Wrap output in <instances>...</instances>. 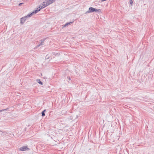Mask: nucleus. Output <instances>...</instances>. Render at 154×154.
Returning a JSON list of instances; mask_svg holds the SVG:
<instances>
[{"instance_id": "obj_1", "label": "nucleus", "mask_w": 154, "mask_h": 154, "mask_svg": "<svg viewBox=\"0 0 154 154\" xmlns=\"http://www.w3.org/2000/svg\"><path fill=\"white\" fill-rule=\"evenodd\" d=\"M41 9L40 8L39 9L38 8H37V9L34 11L32 12L31 14H28V16L29 17H31L34 14H36L37 13L38 11H40Z\"/></svg>"}, {"instance_id": "obj_2", "label": "nucleus", "mask_w": 154, "mask_h": 154, "mask_svg": "<svg viewBox=\"0 0 154 154\" xmlns=\"http://www.w3.org/2000/svg\"><path fill=\"white\" fill-rule=\"evenodd\" d=\"M27 17H29L28 15L27 16H25L20 19V23L21 24H23L25 20H26V18Z\"/></svg>"}, {"instance_id": "obj_3", "label": "nucleus", "mask_w": 154, "mask_h": 154, "mask_svg": "<svg viewBox=\"0 0 154 154\" xmlns=\"http://www.w3.org/2000/svg\"><path fill=\"white\" fill-rule=\"evenodd\" d=\"M42 6H41V5L40 6H39L38 8H40V7H41L40 8L41 9H42L48 5V4H47V2H44L42 3Z\"/></svg>"}, {"instance_id": "obj_4", "label": "nucleus", "mask_w": 154, "mask_h": 154, "mask_svg": "<svg viewBox=\"0 0 154 154\" xmlns=\"http://www.w3.org/2000/svg\"><path fill=\"white\" fill-rule=\"evenodd\" d=\"M95 10L94 8L93 7H90L89 9V10L86 12L85 14L94 12V11H95Z\"/></svg>"}, {"instance_id": "obj_5", "label": "nucleus", "mask_w": 154, "mask_h": 154, "mask_svg": "<svg viewBox=\"0 0 154 154\" xmlns=\"http://www.w3.org/2000/svg\"><path fill=\"white\" fill-rule=\"evenodd\" d=\"M20 149L21 151H25L26 150H29V149L26 146H23L20 147Z\"/></svg>"}, {"instance_id": "obj_6", "label": "nucleus", "mask_w": 154, "mask_h": 154, "mask_svg": "<svg viewBox=\"0 0 154 154\" xmlns=\"http://www.w3.org/2000/svg\"><path fill=\"white\" fill-rule=\"evenodd\" d=\"M55 0H47V2H46L48 5H49L50 4L54 2Z\"/></svg>"}, {"instance_id": "obj_7", "label": "nucleus", "mask_w": 154, "mask_h": 154, "mask_svg": "<svg viewBox=\"0 0 154 154\" xmlns=\"http://www.w3.org/2000/svg\"><path fill=\"white\" fill-rule=\"evenodd\" d=\"M37 82L40 84L41 85H42L43 84V83L41 82L40 80V79H38L36 80Z\"/></svg>"}, {"instance_id": "obj_8", "label": "nucleus", "mask_w": 154, "mask_h": 154, "mask_svg": "<svg viewBox=\"0 0 154 154\" xmlns=\"http://www.w3.org/2000/svg\"><path fill=\"white\" fill-rule=\"evenodd\" d=\"M72 23V22H69V23H66L65 24L63 25V27H66V26H68V25H70V24L71 23Z\"/></svg>"}, {"instance_id": "obj_9", "label": "nucleus", "mask_w": 154, "mask_h": 154, "mask_svg": "<svg viewBox=\"0 0 154 154\" xmlns=\"http://www.w3.org/2000/svg\"><path fill=\"white\" fill-rule=\"evenodd\" d=\"M46 111V109L44 110L42 112V116L43 117L45 116V112Z\"/></svg>"}, {"instance_id": "obj_10", "label": "nucleus", "mask_w": 154, "mask_h": 154, "mask_svg": "<svg viewBox=\"0 0 154 154\" xmlns=\"http://www.w3.org/2000/svg\"><path fill=\"white\" fill-rule=\"evenodd\" d=\"M45 39H41L40 41H41V42L40 44V45H44V42L45 41Z\"/></svg>"}, {"instance_id": "obj_11", "label": "nucleus", "mask_w": 154, "mask_h": 154, "mask_svg": "<svg viewBox=\"0 0 154 154\" xmlns=\"http://www.w3.org/2000/svg\"><path fill=\"white\" fill-rule=\"evenodd\" d=\"M95 11H94V12H98L99 13H100L101 12V10L100 9H96L95 8Z\"/></svg>"}, {"instance_id": "obj_12", "label": "nucleus", "mask_w": 154, "mask_h": 154, "mask_svg": "<svg viewBox=\"0 0 154 154\" xmlns=\"http://www.w3.org/2000/svg\"><path fill=\"white\" fill-rule=\"evenodd\" d=\"M129 3L131 5H132L133 4V2L132 0H130Z\"/></svg>"}, {"instance_id": "obj_13", "label": "nucleus", "mask_w": 154, "mask_h": 154, "mask_svg": "<svg viewBox=\"0 0 154 154\" xmlns=\"http://www.w3.org/2000/svg\"><path fill=\"white\" fill-rule=\"evenodd\" d=\"M60 53H54V55L55 56H58L60 55Z\"/></svg>"}, {"instance_id": "obj_14", "label": "nucleus", "mask_w": 154, "mask_h": 154, "mask_svg": "<svg viewBox=\"0 0 154 154\" xmlns=\"http://www.w3.org/2000/svg\"><path fill=\"white\" fill-rule=\"evenodd\" d=\"M46 59H48L49 58V56L48 55H47L45 57Z\"/></svg>"}, {"instance_id": "obj_15", "label": "nucleus", "mask_w": 154, "mask_h": 154, "mask_svg": "<svg viewBox=\"0 0 154 154\" xmlns=\"http://www.w3.org/2000/svg\"><path fill=\"white\" fill-rule=\"evenodd\" d=\"M41 45H40V44H39V45H37L36 47V48H38V47H40Z\"/></svg>"}, {"instance_id": "obj_16", "label": "nucleus", "mask_w": 154, "mask_h": 154, "mask_svg": "<svg viewBox=\"0 0 154 154\" xmlns=\"http://www.w3.org/2000/svg\"><path fill=\"white\" fill-rule=\"evenodd\" d=\"M23 4V3H20L19 4V6H21L22 4Z\"/></svg>"}, {"instance_id": "obj_17", "label": "nucleus", "mask_w": 154, "mask_h": 154, "mask_svg": "<svg viewBox=\"0 0 154 154\" xmlns=\"http://www.w3.org/2000/svg\"><path fill=\"white\" fill-rule=\"evenodd\" d=\"M6 110H7V109H4V110H0V112H2L3 111Z\"/></svg>"}, {"instance_id": "obj_18", "label": "nucleus", "mask_w": 154, "mask_h": 154, "mask_svg": "<svg viewBox=\"0 0 154 154\" xmlns=\"http://www.w3.org/2000/svg\"><path fill=\"white\" fill-rule=\"evenodd\" d=\"M67 78L69 79V80H70V78L69 77H68Z\"/></svg>"}, {"instance_id": "obj_19", "label": "nucleus", "mask_w": 154, "mask_h": 154, "mask_svg": "<svg viewBox=\"0 0 154 154\" xmlns=\"http://www.w3.org/2000/svg\"><path fill=\"white\" fill-rule=\"evenodd\" d=\"M106 0H101V1L102 2H103V1H106Z\"/></svg>"}, {"instance_id": "obj_20", "label": "nucleus", "mask_w": 154, "mask_h": 154, "mask_svg": "<svg viewBox=\"0 0 154 154\" xmlns=\"http://www.w3.org/2000/svg\"><path fill=\"white\" fill-rule=\"evenodd\" d=\"M0 132H2L1 131H0Z\"/></svg>"}]
</instances>
